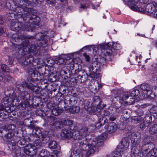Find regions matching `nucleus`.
Wrapping results in <instances>:
<instances>
[{"mask_svg":"<svg viewBox=\"0 0 157 157\" xmlns=\"http://www.w3.org/2000/svg\"><path fill=\"white\" fill-rule=\"evenodd\" d=\"M18 61L24 67L26 71L31 75L27 78L26 81L22 82L23 83V85L27 86L29 88L32 87L38 86L34 85L37 79V72L35 70L36 67L38 64L37 61L34 59L33 56L30 55L21 56L18 59Z\"/></svg>","mask_w":157,"mask_h":157,"instance_id":"f257e3e1","label":"nucleus"},{"mask_svg":"<svg viewBox=\"0 0 157 157\" xmlns=\"http://www.w3.org/2000/svg\"><path fill=\"white\" fill-rule=\"evenodd\" d=\"M10 41L11 44H10V47H5L3 49V51L6 53L12 52L13 57L16 58L18 60V59L23 56H27L26 50L25 48V45H26L29 42L27 40H24L20 45L13 43V42H20L25 38L23 35H19L17 33H13L10 36Z\"/></svg>","mask_w":157,"mask_h":157,"instance_id":"f03ea898","label":"nucleus"},{"mask_svg":"<svg viewBox=\"0 0 157 157\" xmlns=\"http://www.w3.org/2000/svg\"><path fill=\"white\" fill-rule=\"evenodd\" d=\"M47 34L44 33H39L34 36H28L27 38L29 42L25 45L26 53L27 55H30V53L38 56L41 53L40 47H45L48 45L47 40L46 39Z\"/></svg>","mask_w":157,"mask_h":157,"instance_id":"7ed1b4c3","label":"nucleus"},{"mask_svg":"<svg viewBox=\"0 0 157 157\" xmlns=\"http://www.w3.org/2000/svg\"><path fill=\"white\" fill-rule=\"evenodd\" d=\"M25 6L21 7H18L14 6L12 7L10 10L11 13L6 14V16L9 20H10V26L11 28L13 27L15 24L18 22H27L29 21H31V18H34L35 16L34 15L32 17H27V12L26 11L27 6Z\"/></svg>","mask_w":157,"mask_h":157,"instance_id":"20e7f679","label":"nucleus"},{"mask_svg":"<svg viewBox=\"0 0 157 157\" xmlns=\"http://www.w3.org/2000/svg\"><path fill=\"white\" fill-rule=\"evenodd\" d=\"M23 83L22 82L21 84H17L16 86V91L17 92V98L16 99L18 102H20V100L21 102L18 105V108L20 110H24L27 107L29 103V101L30 98V94L27 91H22L23 88H27L31 90L32 91L37 92L40 91V88L39 86L32 87L31 88H28L27 86H25L23 85Z\"/></svg>","mask_w":157,"mask_h":157,"instance_id":"39448f33","label":"nucleus"},{"mask_svg":"<svg viewBox=\"0 0 157 157\" xmlns=\"http://www.w3.org/2000/svg\"><path fill=\"white\" fill-rule=\"evenodd\" d=\"M89 126H83L79 132H71L69 130L64 129L62 130L60 136L63 139H70L74 140H81L88 134Z\"/></svg>","mask_w":157,"mask_h":157,"instance_id":"423d86ee","label":"nucleus"},{"mask_svg":"<svg viewBox=\"0 0 157 157\" xmlns=\"http://www.w3.org/2000/svg\"><path fill=\"white\" fill-rule=\"evenodd\" d=\"M31 2L28 0H0V10L4 8L9 9L7 12H10L12 7L14 6L21 7L24 6H28L31 5Z\"/></svg>","mask_w":157,"mask_h":157,"instance_id":"0eeeda50","label":"nucleus"},{"mask_svg":"<svg viewBox=\"0 0 157 157\" xmlns=\"http://www.w3.org/2000/svg\"><path fill=\"white\" fill-rule=\"evenodd\" d=\"M87 135L81 140H76L78 142L76 143H73L72 145L75 148L78 147L81 150L86 151V155L89 156L94 154L96 149H94V147L91 146V143L90 144L89 143V140L85 138Z\"/></svg>","mask_w":157,"mask_h":157,"instance_id":"6e6552de","label":"nucleus"},{"mask_svg":"<svg viewBox=\"0 0 157 157\" xmlns=\"http://www.w3.org/2000/svg\"><path fill=\"white\" fill-rule=\"evenodd\" d=\"M29 6H27L26 11L27 12V17H32V15H34L35 17L34 18H31V21H29V22H25V24L23 26L24 27V30L26 31H34L37 28L36 26H38V22L36 21V18L38 17H37V11L34 9L29 7Z\"/></svg>","mask_w":157,"mask_h":157,"instance_id":"1a4fd4ad","label":"nucleus"},{"mask_svg":"<svg viewBox=\"0 0 157 157\" xmlns=\"http://www.w3.org/2000/svg\"><path fill=\"white\" fill-rule=\"evenodd\" d=\"M77 101V98L76 97L72 96L70 97L69 96H65L64 101L62 103L65 104V108H67V107H70V108L66 109L67 111L73 114H75L78 113L80 110L79 107L75 105Z\"/></svg>","mask_w":157,"mask_h":157,"instance_id":"9d476101","label":"nucleus"},{"mask_svg":"<svg viewBox=\"0 0 157 157\" xmlns=\"http://www.w3.org/2000/svg\"><path fill=\"white\" fill-rule=\"evenodd\" d=\"M16 128L13 124L3 126L0 128V137L1 142L6 143L7 139H11L14 135L13 131Z\"/></svg>","mask_w":157,"mask_h":157,"instance_id":"9b49d317","label":"nucleus"},{"mask_svg":"<svg viewBox=\"0 0 157 157\" xmlns=\"http://www.w3.org/2000/svg\"><path fill=\"white\" fill-rule=\"evenodd\" d=\"M99 65L97 62H94L88 66V72L87 73L75 80L77 82L83 83L85 82L87 79L88 76L91 78H95L97 75V72L99 69Z\"/></svg>","mask_w":157,"mask_h":157,"instance_id":"f8f14e48","label":"nucleus"},{"mask_svg":"<svg viewBox=\"0 0 157 157\" xmlns=\"http://www.w3.org/2000/svg\"><path fill=\"white\" fill-rule=\"evenodd\" d=\"M16 87L13 90L10 88H6L4 90L5 96L2 100V102L3 103L5 107L10 105V104L16 100L17 98V92H15Z\"/></svg>","mask_w":157,"mask_h":157,"instance_id":"ddd939ff","label":"nucleus"},{"mask_svg":"<svg viewBox=\"0 0 157 157\" xmlns=\"http://www.w3.org/2000/svg\"><path fill=\"white\" fill-rule=\"evenodd\" d=\"M100 48L101 50H104V53L105 55L108 56H114L120 49L119 45L117 44L110 43L100 45Z\"/></svg>","mask_w":157,"mask_h":157,"instance_id":"4468645a","label":"nucleus"},{"mask_svg":"<svg viewBox=\"0 0 157 157\" xmlns=\"http://www.w3.org/2000/svg\"><path fill=\"white\" fill-rule=\"evenodd\" d=\"M141 95V94H140V91L139 90L135 89L131 93H125L123 95V98L124 99L127 100L130 98V100L127 102H128L129 104H133L135 102L138 101L139 99L138 98Z\"/></svg>","mask_w":157,"mask_h":157,"instance_id":"2eb2a0df","label":"nucleus"},{"mask_svg":"<svg viewBox=\"0 0 157 157\" xmlns=\"http://www.w3.org/2000/svg\"><path fill=\"white\" fill-rule=\"evenodd\" d=\"M54 68L52 66H47L45 67H43L40 69V70H42L41 74L45 76L48 75L49 79L52 82H56L57 79L58 77L56 75L53 74L54 72L52 71Z\"/></svg>","mask_w":157,"mask_h":157,"instance_id":"dca6fc26","label":"nucleus"},{"mask_svg":"<svg viewBox=\"0 0 157 157\" xmlns=\"http://www.w3.org/2000/svg\"><path fill=\"white\" fill-rule=\"evenodd\" d=\"M32 129L33 130V132L35 133L36 136L40 139H41V140L44 143H46L48 141L49 138L48 135H49L50 134L49 132H47V131H45L46 133H43L39 128H35L34 126V128Z\"/></svg>","mask_w":157,"mask_h":157,"instance_id":"f3484780","label":"nucleus"},{"mask_svg":"<svg viewBox=\"0 0 157 157\" xmlns=\"http://www.w3.org/2000/svg\"><path fill=\"white\" fill-rule=\"evenodd\" d=\"M107 136L106 133H102L97 137L92 140L91 141V145L94 147V149L98 147L101 146L103 144V141L105 140Z\"/></svg>","mask_w":157,"mask_h":157,"instance_id":"a211bd4d","label":"nucleus"},{"mask_svg":"<svg viewBox=\"0 0 157 157\" xmlns=\"http://www.w3.org/2000/svg\"><path fill=\"white\" fill-rule=\"evenodd\" d=\"M5 105L2 102L0 104V121L7 119L8 117L9 113L11 111L10 105L5 107Z\"/></svg>","mask_w":157,"mask_h":157,"instance_id":"6ab92c4d","label":"nucleus"},{"mask_svg":"<svg viewBox=\"0 0 157 157\" xmlns=\"http://www.w3.org/2000/svg\"><path fill=\"white\" fill-rule=\"evenodd\" d=\"M72 59L67 56L62 57H58L55 59L54 62L55 63L63 66L65 65H68L70 64Z\"/></svg>","mask_w":157,"mask_h":157,"instance_id":"aec40b11","label":"nucleus"},{"mask_svg":"<svg viewBox=\"0 0 157 157\" xmlns=\"http://www.w3.org/2000/svg\"><path fill=\"white\" fill-rule=\"evenodd\" d=\"M140 92L142 96L150 95L152 91V86L147 83H143L140 86Z\"/></svg>","mask_w":157,"mask_h":157,"instance_id":"412c9836","label":"nucleus"},{"mask_svg":"<svg viewBox=\"0 0 157 157\" xmlns=\"http://www.w3.org/2000/svg\"><path fill=\"white\" fill-rule=\"evenodd\" d=\"M24 151L26 155L31 156L35 155L38 152L35 146L31 144H28L27 146H25Z\"/></svg>","mask_w":157,"mask_h":157,"instance_id":"4be33fe9","label":"nucleus"},{"mask_svg":"<svg viewBox=\"0 0 157 157\" xmlns=\"http://www.w3.org/2000/svg\"><path fill=\"white\" fill-rule=\"evenodd\" d=\"M94 113L96 114V115H97L98 119L97 122L95 124V127L99 128L101 126L103 125L105 123H108V120L105 117L99 114L98 115V113L96 111L95 109H94Z\"/></svg>","mask_w":157,"mask_h":157,"instance_id":"5701e85b","label":"nucleus"},{"mask_svg":"<svg viewBox=\"0 0 157 157\" xmlns=\"http://www.w3.org/2000/svg\"><path fill=\"white\" fill-rule=\"evenodd\" d=\"M129 140L127 137L123 138L121 141V145L118 147V151L123 152L128 147Z\"/></svg>","mask_w":157,"mask_h":157,"instance_id":"b1692460","label":"nucleus"},{"mask_svg":"<svg viewBox=\"0 0 157 157\" xmlns=\"http://www.w3.org/2000/svg\"><path fill=\"white\" fill-rule=\"evenodd\" d=\"M157 10V3L155 2H152L147 4L145 7V11L151 14Z\"/></svg>","mask_w":157,"mask_h":157,"instance_id":"393cba45","label":"nucleus"},{"mask_svg":"<svg viewBox=\"0 0 157 157\" xmlns=\"http://www.w3.org/2000/svg\"><path fill=\"white\" fill-rule=\"evenodd\" d=\"M104 128L108 133L112 134L116 131L117 127L115 123L111 122L108 123L105 126Z\"/></svg>","mask_w":157,"mask_h":157,"instance_id":"a878e982","label":"nucleus"},{"mask_svg":"<svg viewBox=\"0 0 157 157\" xmlns=\"http://www.w3.org/2000/svg\"><path fill=\"white\" fill-rule=\"evenodd\" d=\"M47 117L50 118L51 121L50 123V127L53 128H60V125L59 122L57 120L55 117L52 116H47Z\"/></svg>","mask_w":157,"mask_h":157,"instance_id":"bb28decb","label":"nucleus"},{"mask_svg":"<svg viewBox=\"0 0 157 157\" xmlns=\"http://www.w3.org/2000/svg\"><path fill=\"white\" fill-rule=\"evenodd\" d=\"M126 100L123 98V96L122 98L117 96L113 99L112 102L114 104L115 108L118 109L121 106L124 101Z\"/></svg>","mask_w":157,"mask_h":157,"instance_id":"cd10ccee","label":"nucleus"},{"mask_svg":"<svg viewBox=\"0 0 157 157\" xmlns=\"http://www.w3.org/2000/svg\"><path fill=\"white\" fill-rule=\"evenodd\" d=\"M144 111L143 110H139L138 111V116H133L132 117V122L136 124L140 123L144 120L141 117L143 115Z\"/></svg>","mask_w":157,"mask_h":157,"instance_id":"c85d7f7f","label":"nucleus"},{"mask_svg":"<svg viewBox=\"0 0 157 157\" xmlns=\"http://www.w3.org/2000/svg\"><path fill=\"white\" fill-rule=\"evenodd\" d=\"M66 65H64L62 67V66H59L58 72L59 73L60 75L63 76L68 74L69 75L72 74L73 70H71V71L70 70H68L67 67H69Z\"/></svg>","mask_w":157,"mask_h":157,"instance_id":"c756f323","label":"nucleus"},{"mask_svg":"<svg viewBox=\"0 0 157 157\" xmlns=\"http://www.w3.org/2000/svg\"><path fill=\"white\" fill-rule=\"evenodd\" d=\"M95 110L99 114L103 117L107 116L109 114V112L106 109H103L100 108V106L98 105H97V107L95 108Z\"/></svg>","mask_w":157,"mask_h":157,"instance_id":"7c9ffc66","label":"nucleus"},{"mask_svg":"<svg viewBox=\"0 0 157 157\" xmlns=\"http://www.w3.org/2000/svg\"><path fill=\"white\" fill-rule=\"evenodd\" d=\"M62 102H60L58 104V108H53L51 111V113L53 115L55 116H57L60 114L63 111V108H64V106H60Z\"/></svg>","mask_w":157,"mask_h":157,"instance_id":"2f4dec72","label":"nucleus"},{"mask_svg":"<svg viewBox=\"0 0 157 157\" xmlns=\"http://www.w3.org/2000/svg\"><path fill=\"white\" fill-rule=\"evenodd\" d=\"M25 24L24 22H20L18 21L15 24L13 27L11 28V30L14 31L18 32L22 30H24V27L23 26Z\"/></svg>","mask_w":157,"mask_h":157,"instance_id":"473e14b6","label":"nucleus"},{"mask_svg":"<svg viewBox=\"0 0 157 157\" xmlns=\"http://www.w3.org/2000/svg\"><path fill=\"white\" fill-rule=\"evenodd\" d=\"M87 73L85 71L83 70L78 69L75 70L74 71V73H72V74L75 76V80H76L79 78L83 75Z\"/></svg>","mask_w":157,"mask_h":157,"instance_id":"72a5a7b5","label":"nucleus"},{"mask_svg":"<svg viewBox=\"0 0 157 157\" xmlns=\"http://www.w3.org/2000/svg\"><path fill=\"white\" fill-rule=\"evenodd\" d=\"M140 147L138 146L136 147L132 146L131 149V152L130 155L131 157H135L137 156L140 153Z\"/></svg>","mask_w":157,"mask_h":157,"instance_id":"f704fd0d","label":"nucleus"},{"mask_svg":"<svg viewBox=\"0 0 157 157\" xmlns=\"http://www.w3.org/2000/svg\"><path fill=\"white\" fill-rule=\"evenodd\" d=\"M32 121L29 118L25 119L23 121L24 125L31 129L34 128V126L32 124Z\"/></svg>","mask_w":157,"mask_h":157,"instance_id":"c9c22d12","label":"nucleus"},{"mask_svg":"<svg viewBox=\"0 0 157 157\" xmlns=\"http://www.w3.org/2000/svg\"><path fill=\"white\" fill-rule=\"evenodd\" d=\"M69 157H83L82 153L78 149L71 152Z\"/></svg>","mask_w":157,"mask_h":157,"instance_id":"e433bc0d","label":"nucleus"},{"mask_svg":"<svg viewBox=\"0 0 157 157\" xmlns=\"http://www.w3.org/2000/svg\"><path fill=\"white\" fill-rule=\"evenodd\" d=\"M127 4L132 10H136L135 8L137 7V3L134 0H128Z\"/></svg>","mask_w":157,"mask_h":157,"instance_id":"4c0bfd02","label":"nucleus"},{"mask_svg":"<svg viewBox=\"0 0 157 157\" xmlns=\"http://www.w3.org/2000/svg\"><path fill=\"white\" fill-rule=\"evenodd\" d=\"M29 143L24 138H21L17 142V145L19 147L23 146L25 147V146H27Z\"/></svg>","mask_w":157,"mask_h":157,"instance_id":"58836bf2","label":"nucleus"},{"mask_svg":"<svg viewBox=\"0 0 157 157\" xmlns=\"http://www.w3.org/2000/svg\"><path fill=\"white\" fill-rule=\"evenodd\" d=\"M38 152H39V154L38 157H48V155H49V152L46 149H42L41 150H39Z\"/></svg>","mask_w":157,"mask_h":157,"instance_id":"ea45409f","label":"nucleus"},{"mask_svg":"<svg viewBox=\"0 0 157 157\" xmlns=\"http://www.w3.org/2000/svg\"><path fill=\"white\" fill-rule=\"evenodd\" d=\"M132 143L133 147H136L138 146L139 147H140V139L137 138L136 137L134 138H132L131 140Z\"/></svg>","mask_w":157,"mask_h":157,"instance_id":"a19ab883","label":"nucleus"},{"mask_svg":"<svg viewBox=\"0 0 157 157\" xmlns=\"http://www.w3.org/2000/svg\"><path fill=\"white\" fill-rule=\"evenodd\" d=\"M144 120L145 123H146L149 125L152 122L151 114L150 113L146 114Z\"/></svg>","mask_w":157,"mask_h":157,"instance_id":"79ce46f5","label":"nucleus"},{"mask_svg":"<svg viewBox=\"0 0 157 157\" xmlns=\"http://www.w3.org/2000/svg\"><path fill=\"white\" fill-rule=\"evenodd\" d=\"M41 139L36 140L33 143V145L35 146L36 149L37 150V151L40 150L39 148H40L42 146V143L41 142Z\"/></svg>","mask_w":157,"mask_h":157,"instance_id":"37998d69","label":"nucleus"},{"mask_svg":"<svg viewBox=\"0 0 157 157\" xmlns=\"http://www.w3.org/2000/svg\"><path fill=\"white\" fill-rule=\"evenodd\" d=\"M58 144L54 140L50 141L48 144V147L51 149H54L57 147Z\"/></svg>","mask_w":157,"mask_h":157,"instance_id":"c03bdc74","label":"nucleus"},{"mask_svg":"<svg viewBox=\"0 0 157 157\" xmlns=\"http://www.w3.org/2000/svg\"><path fill=\"white\" fill-rule=\"evenodd\" d=\"M149 132L152 134H157V125L155 124L152 125L149 129Z\"/></svg>","mask_w":157,"mask_h":157,"instance_id":"a18cd8bd","label":"nucleus"},{"mask_svg":"<svg viewBox=\"0 0 157 157\" xmlns=\"http://www.w3.org/2000/svg\"><path fill=\"white\" fill-rule=\"evenodd\" d=\"M136 10H134L133 11H137L141 13L145 12V8H144V6H141L140 5H137V7L135 8Z\"/></svg>","mask_w":157,"mask_h":157,"instance_id":"49530a36","label":"nucleus"},{"mask_svg":"<svg viewBox=\"0 0 157 157\" xmlns=\"http://www.w3.org/2000/svg\"><path fill=\"white\" fill-rule=\"evenodd\" d=\"M143 144H147L148 147H151V144L150 143V137L149 136H147L144 138L143 140Z\"/></svg>","mask_w":157,"mask_h":157,"instance_id":"de8ad7c7","label":"nucleus"},{"mask_svg":"<svg viewBox=\"0 0 157 157\" xmlns=\"http://www.w3.org/2000/svg\"><path fill=\"white\" fill-rule=\"evenodd\" d=\"M121 110L120 113L121 114V116H125L124 117H126L127 115L129 116L130 113L128 112V111L127 109H123L121 108Z\"/></svg>","mask_w":157,"mask_h":157,"instance_id":"09e8293b","label":"nucleus"},{"mask_svg":"<svg viewBox=\"0 0 157 157\" xmlns=\"http://www.w3.org/2000/svg\"><path fill=\"white\" fill-rule=\"evenodd\" d=\"M4 79L3 82H12L13 80V77L8 75H5V76H4Z\"/></svg>","mask_w":157,"mask_h":157,"instance_id":"8fccbe9b","label":"nucleus"},{"mask_svg":"<svg viewBox=\"0 0 157 157\" xmlns=\"http://www.w3.org/2000/svg\"><path fill=\"white\" fill-rule=\"evenodd\" d=\"M151 113H152L153 116L156 118H157V106H154L150 110Z\"/></svg>","mask_w":157,"mask_h":157,"instance_id":"3c124183","label":"nucleus"},{"mask_svg":"<svg viewBox=\"0 0 157 157\" xmlns=\"http://www.w3.org/2000/svg\"><path fill=\"white\" fill-rule=\"evenodd\" d=\"M8 13V12H7L5 16L0 15V24L2 25L6 22V18H7L6 15Z\"/></svg>","mask_w":157,"mask_h":157,"instance_id":"603ef678","label":"nucleus"},{"mask_svg":"<svg viewBox=\"0 0 157 157\" xmlns=\"http://www.w3.org/2000/svg\"><path fill=\"white\" fill-rule=\"evenodd\" d=\"M151 148V147H148L147 145V144H143L142 147L141 149L142 151H144L145 152H147L148 150H150Z\"/></svg>","mask_w":157,"mask_h":157,"instance_id":"864d4df0","label":"nucleus"},{"mask_svg":"<svg viewBox=\"0 0 157 157\" xmlns=\"http://www.w3.org/2000/svg\"><path fill=\"white\" fill-rule=\"evenodd\" d=\"M69 128H70V130L73 131V132H74L75 131H80V130L82 129V128L80 129L79 130H78L77 129V127L76 126L72 124L70 127H69Z\"/></svg>","mask_w":157,"mask_h":157,"instance_id":"5fc2aeb1","label":"nucleus"},{"mask_svg":"<svg viewBox=\"0 0 157 157\" xmlns=\"http://www.w3.org/2000/svg\"><path fill=\"white\" fill-rule=\"evenodd\" d=\"M1 68L4 71H8L7 70L9 69V67L6 65L2 64L1 66Z\"/></svg>","mask_w":157,"mask_h":157,"instance_id":"6e6d98bb","label":"nucleus"},{"mask_svg":"<svg viewBox=\"0 0 157 157\" xmlns=\"http://www.w3.org/2000/svg\"><path fill=\"white\" fill-rule=\"evenodd\" d=\"M73 121L67 119L65 120V124L68 126H69V127H70L73 124Z\"/></svg>","mask_w":157,"mask_h":157,"instance_id":"4d7b16f0","label":"nucleus"},{"mask_svg":"<svg viewBox=\"0 0 157 157\" xmlns=\"http://www.w3.org/2000/svg\"><path fill=\"white\" fill-rule=\"evenodd\" d=\"M37 114L39 116L44 117L47 116L46 113H44V111H43L41 109L39 110L37 112Z\"/></svg>","mask_w":157,"mask_h":157,"instance_id":"13d9d810","label":"nucleus"},{"mask_svg":"<svg viewBox=\"0 0 157 157\" xmlns=\"http://www.w3.org/2000/svg\"><path fill=\"white\" fill-rule=\"evenodd\" d=\"M149 125L146 123H145L144 121L143 122L141 123L140 125V128L143 129L145 128L146 127L148 126Z\"/></svg>","mask_w":157,"mask_h":157,"instance_id":"bf43d9fd","label":"nucleus"},{"mask_svg":"<svg viewBox=\"0 0 157 157\" xmlns=\"http://www.w3.org/2000/svg\"><path fill=\"white\" fill-rule=\"evenodd\" d=\"M5 74L0 71V82H3Z\"/></svg>","mask_w":157,"mask_h":157,"instance_id":"052dcab7","label":"nucleus"},{"mask_svg":"<svg viewBox=\"0 0 157 157\" xmlns=\"http://www.w3.org/2000/svg\"><path fill=\"white\" fill-rule=\"evenodd\" d=\"M83 56L84 57L85 60L87 61H89L90 60V58L89 55H87L86 53H84L83 54Z\"/></svg>","mask_w":157,"mask_h":157,"instance_id":"680f3d73","label":"nucleus"},{"mask_svg":"<svg viewBox=\"0 0 157 157\" xmlns=\"http://www.w3.org/2000/svg\"><path fill=\"white\" fill-rule=\"evenodd\" d=\"M14 59L13 58H12L11 57L9 56L8 59V61L9 64L10 65H12L13 63V61Z\"/></svg>","mask_w":157,"mask_h":157,"instance_id":"e2e57ef3","label":"nucleus"},{"mask_svg":"<svg viewBox=\"0 0 157 157\" xmlns=\"http://www.w3.org/2000/svg\"><path fill=\"white\" fill-rule=\"evenodd\" d=\"M65 90H64L63 91V93L62 94V93H59V97H60V98H61V99H60V100H63V99H64V93H65Z\"/></svg>","mask_w":157,"mask_h":157,"instance_id":"0e129e2a","label":"nucleus"},{"mask_svg":"<svg viewBox=\"0 0 157 157\" xmlns=\"http://www.w3.org/2000/svg\"><path fill=\"white\" fill-rule=\"evenodd\" d=\"M151 15L154 18H157V10L154 11V12L151 14Z\"/></svg>","mask_w":157,"mask_h":157,"instance_id":"69168bd1","label":"nucleus"},{"mask_svg":"<svg viewBox=\"0 0 157 157\" xmlns=\"http://www.w3.org/2000/svg\"><path fill=\"white\" fill-rule=\"evenodd\" d=\"M93 100L94 102L100 101V98L98 96H95L93 98Z\"/></svg>","mask_w":157,"mask_h":157,"instance_id":"338daca9","label":"nucleus"},{"mask_svg":"<svg viewBox=\"0 0 157 157\" xmlns=\"http://www.w3.org/2000/svg\"><path fill=\"white\" fill-rule=\"evenodd\" d=\"M47 2L49 4L53 5L56 2V0H46Z\"/></svg>","mask_w":157,"mask_h":157,"instance_id":"774afa93","label":"nucleus"}]
</instances>
